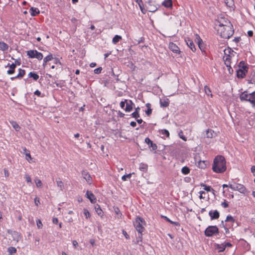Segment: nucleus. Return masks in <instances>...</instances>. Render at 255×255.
I'll return each mask as SVG.
<instances>
[{
  "mask_svg": "<svg viewBox=\"0 0 255 255\" xmlns=\"http://www.w3.org/2000/svg\"><path fill=\"white\" fill-rule=\"evenodd\" d=\"M226 163V162L224 157L218 155L214 159L212 169L215 172L223 173L227 169Z\"/></svg>",
  "mask_w": 255,
  "mask_h": 255,
  "instance_id": "f257e3e1",
  "label": "nucleus"
},
{
  "mask_svg": "<svg viewBox=\"0 0 255 255\" xmlns=\"http://www.w3.org/2000/svg\"><path fill=\"white\" fill-rule=\"evenodd\" d=\"M218 32L220 34L221 37L229 39L233 35L234 30L232 24L230 22H228L227 24H220Z\"/></svg>",
  "mask_w": 255,
  "mask_h": 255,
  "instance_id": "f03ea898",
  "label": "nucleus"
},
{
  "mask_svg": "<svg viewBox=\"0 0 255 255\" xmlns=\"http://www.w3.org/2000/svg\"><path fill=\"white\" fill-rule=\"evenodd\" d=\"M145 224L144 220L140 218L137 217L134 222V226L139 234H142L144 230L143 225Z\"/></svg>",
  "mask_w": 255,
  "mask_h": 255,
  "instance_id": "7ed1b4c3",
  "label": "nucleus"
},
{
  "mask_svg": "<svg viewBox=\"0 0 255 255\" xmlns=\"http://www.w3.org/2000/svg\"><path fill=\"white\" fill-rule=\"evenodd\" d=\"M229 187L233 190L238 191L240 193L244 194H247L249 192L246 188L241 184L235 183L233 184L229 185Z\"/></svg>",
  "mask_w": 255,
  "mask_h": 255,
  "instance_id": "20e7f679",
  "label": "nucleus"
},
{
  "mask_svg": "<svg viewBox=\"0 0 255 255\" xmlns=\"http://www.w3.org/2000/svg\"><path fill=\"white\" fill-rule=\"evenodd\" d=\"M205 235L207 237H212L219 233V229L216 226H209L205 230Z\"/></svg>",
  "mask_w": 255,
  "mask_h": 255,
  "instance_id": "39448f33",
  "label": "nucleus"
},
{
  "mask_svg": "<svg viewBox=\"0 0 255 255\" xmlns=\"http://www.w3.org/2000/svg\"><path fill=\"white\" fill-rule=\"evenodd\" d=\"M146 10L149 11V12H155L156 11L158 7L156 5L154 4V2L153 1H149L146 4Z\"/></svg>",
  "mask_w": 255,
  "mask_h": 255,
  "instance_id": "423d86ee",
  "label": "nucleus"
},
{
  "mask_svg": "<svg viewBox=\"0 0 255 255\" xmlns=\"http://www.w3.org/2000/svg\"><path fill=\"white\" fill-rule=\"evenodd\" d=\"M86 197L89 199L92 203H95L96 202V198L94 194L90 191H87L86 194Z\"/></svg>",
  "mask_w": 255,
  "mask_h": 255,
  "instance_id": "0eeeda50",
  "label": "nucleus"
},
{
  "mask_svg": "<svg viewBox=\"0 0 255 255\" xmlns=\"http://www.w3.org/2000/svg\"><path fill=\"white\" fill-rule=\"evenodd\" d=\"M248 72V70L244 69H239L237 71V76L239 78H243L245 77L246 73Z\"/></svg>",
  "mask_w": 255,
  "mask_h": 255,
  "instance_id": "6e6552de",
  "label": "nucleus"
},
{
  "mask_svg": "<svg viewBox=\"0 0 255 255\" xmlns=\"http://www.w3.org/2000/svg\"><path fill=\"white\" fill-rule=\"evenodd\" d=\"M169 49L175 53H179L180 52L179 48L174 43L170 42L169 44Z\"/></svg>",
  "mask_w": 255,
  "mask_h": 255,
  "instance_id": "1a4fd4ad",
  "label": "nucleus"
},
{
  "mask_svg": "<svg viewBox=\"0 0 255 255\" xmlns=\"http://www.w3.org/2000/svg\"><path fill=\"white\" fill-rule=\"evenodd\" d=\"M209 215L210 216L211 220L217 219L220 216L219 212L217 210H215L214 211H210L209 213Z\"/></svg>",
  "mask_w": 255,
  "mask_h": 255,
  "instance_id": "9d476101",
  "label": "nucleus"
},
{
  "mask_svg": "<svg viewBox=\"0 0 255 255\" xmlns=\"http://www.w3.org/2000/svg\"><path fill=\"white\" fill-rule=\"evenodd\" d=\"M145 142L148 145L149 147L152 148L153 150H156L157 149V146L156 144L153 143V142L148 137L145 138Z\"/></svg>",
  "mask_w": 255,
  "mask_h": 255,
  "instance_id": "9b49d317",
  "label": "nucleus"
},
{
  "mask_svg": "<svg viewBox=\"0 0 255 255\" xmlns=\"http://www.w3.org/2000/svg\"><path fill=\"white\" fill-rule=\"evenodd\" d=\"M22 151H21V153H23L25 155V158L28 161H30L32 159L31 157L30 151L27 150L25 147H22Z\"/></svg>",
  "mask_w": 255,
  "mask_h": 255,
  "instance_id": "f8f14e48",
  "label": "nucleus"
},
{
  "mask_svg": "<svg viewBox=\"0 0 255 255\" xmlns=\"http://www.w3.org/2000/svg\"><path fill=\"white\" fill-rule=\"evenodd\" d=\"M249 94L248 93V92L247 91H244L242 92L240 96V99L242 101H248L249 97Z\"/></svg>",
  "mask_w": 255,
  "mask_h": 255,
  "instance_id": "ddd939ff",
  "label": "nucleus"
},
{
  "mask_svg": "<svg viewBox=\"0 0 255 255\" xmlns=\"http://www.w3.org/2000/svg\"><path fill=\"white\" fill-rule=\"evenodd\" d=\"M186 42L187 45L190 48V49L193 51H195L196 50L195 44L192 40L188 39L187 40H186Z\"/></svg>",
  "mask_w": 255,
  "mask_h": 255,
  "instance_id": "4468645a",
  "label": "nucleus"
},
{
  "mask_svg": "<svg viewBox=\"0 0 255 255\" xmlns=\"http://www.w3.org/2000/svg\"><path fill=\"white\" fill-rule=\"evenodd\" d=\"M7 66H9L10 69L7 71V74L11 75L14 73L16 67V63H12L11 65L8 64Z\"/></svg>",
  "mask_w": 255,
  "mask_h": 255,
  "instance_id": "2eb2a0df",
  "label": "nucleus"
},
{
  "mask_svg": "<svg viewBox=\"0 0 255 255\" xmlns=\"http://www.w3.org/2000/svg\"><path fill=\"white\" fill-rule=\"evenodd\" d=\"M169 100L168 99H164L160 100V105L161 107L166 108L169 106Z\"/></svg>",
  "mask_w": 255,
  "mask_h": 255,
  "instance_id": "dca6fc26",
  "label": "nucleus"
},
{
  "mask_svg": "<svg viewBox=\"0 0 255 255\" xmlns=\"http://www.w3.org/2000/svg\"><path fill=\"white\" fill-rule=\"evenodd\" d=\"M249 97L248 102L252 104V105L255 104V91L251 93H249Z\"/></svg>",
  "mask_w": 255,
  "mask_h": 255,
  "instance_id": "f3484780",
  "label": "nucleus"
},
{
  "mask_svg": "<svg viewBox=\"0 0 255 255\" xmlns=\"http://www.w3.org/2000/svg\"><path fill=\"white\" fill-rule=\"evenodd\" d=\"M162 5L166 8L172 7V0H166L162 2Z\"/></svg>",
  "mask_w": 255,
  "mask_h": 255,
  "instance_id": "a211bd4d",
  "label": "nucleus"
},
{
  "mask_svg": "<svg viewBox=\"0 0 255 255\" xmlns=\"http://www.w3.org/2000/svg\"><path fill=\"white\" fill-rule=\"evenodd\" d=\"M231 57V56H226V57H224L223 58L225 65H226L227 67H230V69L231 68V67L230 66Z\"/></svg>",
  "mask_w": 255,
  "mask_h": 255,
  "instance_id": "6ab92c4d",
  "label": "nucleus"
},
{
  "mask_svg": "<svg viewBox=\"0 0 255 255\" xmlns=\"http://www.w3.org/2000/svg\"><path fill=\"white\" fill-rule=\"evenodd\" d=\"M216 135V133L212 129H208L206 130V136L208 138H212Z\"/></svg>",
  "mask_w": 255,
  "mask_h": 255,
  "instance_id": "aec40b11",
  "label": "nucleus"
},
{
  "mask_svg": "<svg viewBox=\"0 0 255 255\" xmlns=\"http://www.w3.org/2000/svg\"><path fill=\"white\" fill-rule=\"evenodd\" d=\"M82 174L84 178V179L88 182L91 180V176L89 174V173L85 170H83L82 172Z\"/></svg>",
  "mask_w": 255,
  "mask_h": 255,
  "instance_id": "412c9836",
  "label": "nucleus"
},
{
  "mask_svg": "<svg viewBox=\"0 0 255 255\" xmlns=\"http://www.w3.org/2000/svg\"><path fill=\"white\" fill-rule=\"evenodd\" d=\"M8 45L4 42L0 41V50L2 51H6L8 49Z\"/></svg>",
  "mask_w": 255,
  "mask_h": 255,
  "instance_id": "4be33fe9",
  "label": "nucleus"
},
{
  "mask_svg": "<svg viewBox=\"0 0 255 255\" xmlns=\"http://www.w3.org/2000/svg\"><path fill=\"white\" fill-rule=\"evenodd\" d=\"M215 249L218 250V252H222L225 251V246H224V244L220 245L216 244L215 245Z\"/></svg>",
  "mask_w": 255,
  "mask_h": 255,
  "instance_id": "5701e85b",
  "label": "nucleus"
},
{
  "mask_svg": "<svg viewBox=\"0 0 255 255\" xmlns=\"http://www.w3.org/2000/svg\"><path fill=\"white\" fill-rule=\"evenodd\" d=\"M136 2L139 5L140 9L143 13H145L146 10L143 7V2L142 0H135Z\"/></svg>",
  "mask_w": 255,
  "mask_h": 255,
  "instance_id": "b1692460",
  "label": "nucleus"
},
{
  "mask_svg": "<svg viewBox=\"0 0 255 255\" xmlns=\"http://www.w3.org/2000/svg\"><path fill=\"white\" fill-rule=\"evenodd\" d=\"M161 217H162V218H164L167 222L170 223V224H173L176 226H180V224L179 223V222L172 221L166 216H162Z\"/></svg>",
  "mask_w": 255,
  "mask_h": 255,
  "instance_id": "393cba45",
  "label": "nucleus"
},
{
  "mask_svg": "<svg viewBox=\"0 0 255 255\" xmlns=\"http://www.w3.org/2000/svg\"><path fill=\"white\" fill-rule=\"evenodd\" d=\"M30 14L32 16H35L39 13V10L35 7H31L30 9Z\"/></svg>",
  "mask_w": 255,
  "mask_h": 255,
  "instance_id": "a878e982",
  "label": "nucleus"
},
{
  "mask_svg": "<svg viewBox=\"0 0 255 255\" xmlns=\"http://www.w3.org/2000/svg\"><path fill=\"white\" fill-rule=\"evenodd\" d=\"M126 103L127 104L125 111L126 112L131 111L132 109V107L131 106V105L133 104L132 102H131V101H129L128 103L127 102Z\"/></svg>",
  "mask_w": 255,
  "mask_h": 255,
  "instance_id": "bb28decb",
  "label": "nucleus"
},
{
  "mask_svg": "<svg viewBox=\"0 0 255 255\" xmlns=\"http://www.w3.org/2000/svg\"><path fill=\"white\" fill-rule=\"evenodd\" d=\"M139 110H140V108L139 107H137V108L135 109V112L131 114V116L133 118H134L135 119H137L138 117H139Z\"/></svg>",
  "mask_w": 255,
  "mask_h": 255,
  "instance_id": "cd10ccee",
  "label": "nucleus"
},
{
  "mask_svg": "<svg viewBox=\"0 0 255 255\" xmlns=\"http://www.w3.org/2000/svg\"><path fill=\"white\" fill-rule=\"evenodd\" d=\"M146 107L147 108V110L145 111L146 114L149 116L151 114L152 109H151V104L150 103H147Z\"/></svg>",
  "mask_w": 255,
  "mask_h": 255,
  "instance_id": "c85d7f7f",
  "label": "nucleus"
},
{
  "mask_svg": "<svg viewBox=\"0 0 255 255\" xmlns=\"http://www.w3.org/2000/svg\"><path fill=\"white\" fill-rule=\"evenodd\" d=\"M56 181L57 186L60 188L61 190H62L64 188V184L63 182L60 180V178L56 179Z\"/></svg>",
  "mask_w": 255,
  "mask_h": 255,
  "instance_id": "c756f323",
  "label": "nucleus"
},
{
  "mask_svg": "<svg viewBox=\"0 0 255 255\" xmlns=\"http://www.w3.org/2000/svg\"><path fill=\"white\" fill-rule=\"evenodd\" d=\"M148 166L147 164L144 163H140L139 165V169L140 170L145 172L147 171Z\"/></svg>",
  "mask_w": 255,
  "mask_h": 255,
  "instance_id": "7c9ffc66",
  "label": "nucleus"
},
{
  "mask_svg": "<svg viewBox=\"0 0 255 255\" xmlns=\"http://www.w3.org/2000/svg\"><path fill=\"white\" fill-rule=\"evenodd\" d=\"M43 55L41 53L35 50V58L37 59L38 60H41L43 58Z\"/></svg>",
  "mask_w": 255,
  "mask_h": 255,
  "instance_id": "2f4dec72",
  "label": "nucleus"
},
{
  "mask_svg": "<svg viewBox=\"0 0 255 255\" xmlns=\"http://www.w3.org/2000/svg\"><path fill=\"white\" fill-rule=\"evenodd\" d=\"M29 77L32 78L35 81H36L39 78V76L34 72H30L28 74Z\"/></svg>",
  "mask_w": 255,
  "mask_h": 255,
  "instance_id": "473e14b6",
  "label": "nucleus"
},
{
  "mask_svg": "<svg viewBox=\"0 0 255 255\" xmlns=\"http://www.w3.org/2000/svg\"><path fill=\"white\" fill-rule=\"evenodd\" d=\"M27 55L28 56L29 58H35V50H30L27 51Z\"/></svg>",
  "mask_w": 255,
  "mask_h": 255,
  "instance_id": "72a5a7b5",
  "label": "nucleus"
},
{
  "mask_svg": "<svg viewBox=\"0 0 255 255\" xmlns=\"http://www.w3.org/2000/svg\"><path fill=\"white\" fill-rule=\"evenodd\" d=\"M121 39H122V37L121 36L116 35L113 38L112 42L114 44H116Z\"/></svg>",
  "mask_w": 255,
  "mask_h": 255,
  "instance_id": "f704fd0d",
  "label": "nucleus"
},
{
  "mask_svg": "<svg viewBox=\"0 0 255 255\" xmlns=\"http://www.w3.org/2000/svg\"><path fill=\"white\" fill-rule=\"evenodd\" d=\"M10 123H11V126L16 131L19 130L20 127L16 122L12 121V122H11Z\"/></svg>",
  "mask_w": 255,
  "mask_h": 255,
  "instance_id": "c9c22d12",
  "label": "nucleus"
},
{
  "mask_svg": "<svg viewBox=\"0 0 255 255\" xmlns=\"http://www.w3.org/2000/svg\"><path fill=\"white\" fill-rule=\"evenodd\" d=\"M181 172L183 174H188L190 172V169L187 166H184L182 168Z\"/></svg>",
  "mask_w": 255,
  "mask_h": 255,
  "instance_id": "e433bc0d",
  "label": "nucleus"
},
{
  "mask_svg": "<svg viewBox=\"0 0 255 255\" xmlns=\"http://www.w3.org/2000/svg\"><path fill=\"white\" fill-rule=\"evenodd\" d=\"M224 2L226 4V5L230 7H232L234 5V0H224Z\"/></svg>",
  "mask_w": 255,
  "mask_h": 255,
  "instance_id": "4c0bfd02",
  "label": "nucleus"
},
{
  "mask_svg": "<svg viewBox=\"0 0 255 255\" xmlns=\"http://www.w3.org/2000/svg\"><path fill=\"white\" fill-rule=\"evenodd\" d=\"M239 67H240V69H248V67L245 65V63L243 61H241L239 64Z\"/></svg>",
  "mask_w": 255,
  "mask_h": 255,
  "instance_id": "58836bf2",
  "label": "nucleus"
},
{
  "mask_svg": "<svg viewBox=\"0 0 255 255\" xmlns=\"http://www.w3.org/2000/svg\"><path fill=\"white\" fill-rule=\"evenodd\" d=\"M197 38L198 39V45L199 48L202 50V40L200 38L198 35H196Z\"/></svg>",
  "mask_w": 255,
  "mask_h": 255,
  "instance_id": "ea45409f",
  "label": "nucleus"
},
{
  "mask_svg": "<svg viewBox=\"0 0 255 255\" xmlns=\"http://www.w3.org/2000/svg\"><path fill=\"white\" fill-rule=\"evenodd\" d=\"M224 52L226 56H230V54L234 52V51L231 48H228V49H225Z\"/></svg>",
  "mask_w": 255,
  "mask_h": 255,
  "instance_id": "a19ab883",
  "label": "nucleus"
},
{
  "mask_svg": "<svg viewBox=\"0 0 255 255\" xmlns=\"http://www.w3.org/2000/svg\"><path fill=\"white\" fill-rule=\"evenodd\" d=\"M95 210L99 215L101 216L102 215L103 211L99 205H97V206L95 207Z\"/></svg>",
  "mask_w": 255,
  "mask_h": 255,
  "instance_id": "79ce46f5",
  "label": "nucleus"
},
{
  "mask_svg": "<svg viewBox=\"0 0 255 255\" xmlns=\"http://www.w3.org/2000/svg\"><path fill=\"white\" fill-rule=\"evenodd\" d=\"M198 166L201 168H203V169L205 168L206 166V164H205V161L200 160L198 162Z\"/></svg>",
  "mask_w": 255,
  "mask_h": 255,
  "instance_id": "37998d69",
  "label": "nucleus"
},
{
  "mask_svg": "<svg viewBox=\"0 0 255 255\" xmlns=\"http://www.w3.org/2000/svg\"><path fill=\"white\" fill-rule=\"evenodd\" d=\"M54 58L53 57V55L52 54H49L48 56H47L46 57H45L44 58V60H45V62H48V61L53 59Z\"/></svg>",
  "mask_w": 255,
  "mask_h": 255,
  "instance_id": "c03bdc74",
  "label": "nucleus"
},
{
  "mask_svg": "<svg viewBox=\"0 0 255 255\" xmlns=\"http://www.w3.org/2000/svg\"><path fill=\"white\" fill-rule=\"evenodd\" d=\"M25 72L24 70L19 69V73L18 75H17V77H20L22 78L24 75H25Z\"/></svg>",
  "mask_w": 255,
  "mask_h": 255,
  "instance_id": "a18cd8bd",
  "label": "nucleus"
},
{
  "mask_svg": "<svg viewBox=\"0 0 255 255\" xmlns=\"http://www.w3.org/2000/svg\"><path fill=\"white\" fill-rule=\"evenodd\" d=\"M204 90H205V93L208 96H209V95H211V96H212V95L211 94V91L210 88L207 86H205L204 87Z\"/></svg>",
  "mask_w": 255,
  "mask_h": 255,
  "instance_id": "49530a36",
  "label": "nucleus"
},
{
  "mask_svg": "<svg viewBox=\"0 0 255 255\" xmlns=\"http://www.w3.org/2000/svg\"><path fill=\"white\" fill-rule=\"evenodd\" d=\"M84 214L87 219L90 217L91 215L89 211L87 209H84Z\"/></svg>",
  "mask_w": 255,
  "mask_h": 255,
  "instance_id": "de8ad7c7",
  "label": "nucleus"
},
{
  "mask_svg": "<svg viewBox=\"0 0 255 255\" xmlns=\"http://www.w3.org/2000/svg\"><path fill=\"white\" fill-rule=\"evenodd\" d=\"M225 221L226 222H231L232 223H234V222H235V219H234V218L232 216L229 215L227 217Z\"/></svg>",
  "mask_w": 255,
  "mask_h": 255,
  "instance_id": "09e8293b",
  "label": "nucleus"
},
{
  "mask_svg": "<svg viewBox=\"0 0 255 255\" xmlns=\"http://www.w3.org/2000/svg\"><path fill=\"white\" fill-rule=\"evenodd\" d=\"M160 133L163 134V135H166L167 137H169V131L165 129H162L160 131Z\"/></svg>",
  "mask_w": 255,
  "mask_h": 255,
  "instance_id": "8fccbe9b",
  "label": "nucleus"
},
{
  "mask_svg": "<svg viewBox=\"0 0 255 255\" xmlns=\"http://www.w3.org/2000/svg\"><path fill=\"white\" fill-rule=\"evenodd\" d=\"M131 175H132L131 173H129V174H127V175H124L122 176V179L123 181H126L128 178H130L131 177Z\"/></svg>",
  "mask_w": 255,
  "mask_h": 255,
  "instance_id": "3c124183",
  "label": "nucleus"
},
{
  "mask_svg": "<svg viewBox=\"0 0 255 255\" xmlns=\"http://www.w3.org/2000/svg\"><path fill=\"white\" fill-rule=\"evenodd\" d=\"M36 223H37V226L38 229H41L42 228L43 225H42V222L40 221V220L38 219L36 221Z\"/></svg>",
  "mask_w": 255,
  "mask_h": 255,
  "instance_id": "603ef678",
  "label": "nucleus"
},
{
  "mask_svg": "<svg viewBox=\"0 0 255 255\" xmlns=\"http://www.w3.org/2000/svg\"><path fill=\"white\" fill-rule=\"evenodd\" d=\"M102 70V68L100 67H98V68H96L94 70V73L95 74H100L101 73Z\"/></svg>",
  "mask_w": 255,
  "mask_h": 255,
  "instance_id": "864d4df0",
  "label": "nucleus"
},
{
  "mask_svg": "<svg viewBox=\"0 0 255 255\" xmlns=\"http://www.w3.org/2000/svg\"><path fill=\"white\" fill-rule=\"evenodd\" d=\"M203 186L204 187V189L207 191H210L211 190L214 191V190L211 187V186H207L205 185H204Z\"/></svg>",
  "mask_w": 255,
  "mask_h": 255,
  "instance_id": "5fc2aeb1",
  "label": "nucleus"
},
{
  "mask_svg": "<svg viewBox=\"0 0 255 255\" xmlns=\"http://www.w3.org/2000/svg\"><path fill=\"white\" fill-rule=\"evenodd\" d=\"M8 251L11 253V254H12V253H16V250L15 248L14 247H10L9 248H8Z\"/></svg>",
  "mask_w": 255,
  "mask_h": 255,
  "instance_id": "6e6d98bb",
  "label": "nucleus"
},
{
  "mask_svg": "<svg viewBox=\"0 0 255 255\" xmlns=\"http://www.w3.org/2000/svg\"><path fill=\"white\" fill-rule=\"evenodd\" d=\"M179 135L180 137L181 138H182L184 141H186L187 140L186 137L183 135L182 131H180L179 133Z\"/></svg>",
  "mask_w": 255,
  "mask_h": 255,
  "instance_id": "4d7b16f0",
  "label": "nucleus"
},
{
  "mask_svg": "<svg viewBox=\"0 0 255 255\" xmlns=\"http://www.w3.org/2000/svg\"><path fill=\"white\" fill-rule=\"evenodd\" d=\"M221 205L224 208H225L229 207V204L226 200H225L224 202H223L221 203Z\"/></svg>",
  "mask_w": 255,
  "mask_h": 255,
  "instance_id": "13d9d810",
  "label": "nucleus"
},
{
  "mask_svg": "<svg viewBox=\"0 0 255 255\" xmlns=\"http://www.w3.org/2000/svg\"><path fill=\"white\" fill-rule=\"evenodd\" d=\"M37 187H41L42 185V182L40 180H37L35 181Z\"/></svg>",
  "mask_w": 255,
  "mask_h": 255,
  "instance_id": "bf43d9fd",
  "label": "nucleus"
},
{
  "mask_svg": "<svg viewBox=\"0 0 255 255\" xmlns=\"http://www.w3.org/2000/svg\"><path fill=\"white\" fill-rule=\"evenodd\" d=\"M140 235L136 239V243H138L139 242H141L142 240V234H139Z\"/></svg>",
  "mask_w": 255,
  "mask_h": 255,
  "instance_id": "052dcab7",
  "label": "nucleus"
},
{
  "mask_svg": "<svg viewBox=\"0 0 255 255\" xmlns=\"http://www.w3.org/2000/svg\"><path fill=\"white\" fill-rule=\"evenodd\" d=\"M127 100H125V101H122L121 103H120V106L122 108H124L125 106V103H127Z\"/></svg>",
  "mask_w": 255,
  "mask_h": 255,
  "instance_id": "680f3d73",
  "label": "nucleus"
},
{
  "mask_svg": "<svg viewBox=\"0 0 255 255\" xmlns=\"http://www.w3.org/2000/svg\"><path fill=\"white\" fill-rule=\"evenodd\" d=\"M123 234L125 236V237H126V239H128L129 238V235L127 234V233L125 231H124V230L123 231Z\"/></svg>",
  "mask_w": 255,
  "mask_h": 255,
  "instance_id": "e2e57ef3",
  "label": "nucleus"
},
{
  "mask_svg": "<svg viewBox=\"0 0 255 255\" xmlns=\"http://www.w3.org/2000/svg\"><path fill=\"white\" fill-rule=\"evenodd\" d=\"M34 202L36 206H38V204L40 203L39 199L37 197H36L34 199Z\"/></svg>",
  "mask_w": 255,
  "mask_h": 255,
  "instance_id": "0e129e2a",
  "label": "nucleus"
},
{
  "mask_svg": "<svg viewBox=\"0 0 255 255\" xmlns=\"http://www.w3.org/2000/svg\"><path fill=\"white\" fill-rule=\"evenodd\" d=\"M26 180L27 182H31V180L30 177L28 175H25Z\"/></svg>",
  "mask_w": 255,
  "mask_h": 255,
  "instance_id": "69168bd1",
  "label": "nucleus"
},
{
  "mask_svg": "<svg viewBox=\"0 0 255 255\" xmlns=\"http://www.w3.org/2000/svg\"><path fill=\"white\" fill-rule=\"evenodd\" d=\"M224 246H225V249H226V247H231L232 246V245L230 243H227L224 244Z\"/></svg>",
  "mask_w": 255,
  "mask_h": 255,
  "instance_id": "338daca9",
  "label": "nucleus"
},
{
  "mask_svg": "<svg viewBox=\"0 0 255 255\" xmlns=\"http://www.w3.org/2000/svg\"><path fill=\"white\" fill-rule=\"evenodd\" d=\"M52 221L53 224H57L58 223V219L57 218H54Z\"/></svg>",
  "mask_w": 255,
  "mask_h": 255,
  "instance_id": "774afa93",
  "label": "nucleus"
}]
</instances>
